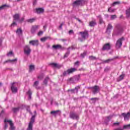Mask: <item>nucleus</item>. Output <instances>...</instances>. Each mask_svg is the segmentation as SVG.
<instances>
[{
	"instance_id": "obj_40",
	"label": "nucleus",
	"mask_w": 130,
	"mask_h": 130,
	"mask_svg": "<svg viewBox=\"0 0 130 130\" xmlns=\"http://www.w3.org/2000/svg\"><path fill=\"white\" fill-rule=\"evenodd\" d=\"M87 54V51H84L83 53H82L81 54V56H82V57H85V56H86Z\"/></svg>"
},
{
	"instance_id": "obj_11",
	"label": "nucleus",
	"mask_w": 130,
	"mask_h": 130,
	"mask_svg": "<svg viewBox=\"0 0 130 130\" xmlns=\"http://www.w3.org/2000/svg\"><path fill=\"white\" fill-rule=\"evenodd\" d=\"M122 116L124 118L125 120H127L129 118L130 113L128 112L127 114L125 113H123L122 114Z\"/></svg>"
},
{
	"instance_id": "obj_24",
	"label": "nucleus",
	"mask_w": 130,
	"mask_h": 130,
	"mask_svg": "<svg viewBox=\"0 0 130 130\" xmlns=\"http://www.w3.org/2000/svg\"><path fill=\"white\" fill-rule=\"evenodd\" d=\"M129 128H130V124L124 125L123 126V129H129Z\"/></svg>"
},
{
	"instance_id": "obj_23",
	"label": "nucleus",
	"mask_w": 130,
	"mask_h": 130,
	"mask_svg": "<svg viewBox=\"0 0 130 130\" xmlns=\"http://www.w3.org/2000/svg\"><path fill=\"white\" fill-rule=\"evenodd\" d=\"M123 78H124V74H122L120 75L119 78L117 79V82H119L121 81L122 80H123Z\"/></svg>"
},
{
	"instance_id": "obj_20",
	"label": "nucleus",
	"mask_w": 130,
	"mask_h": 130,
	"mask_svg": "<svg viewBox=\"0 0 130 130\" xmlns=\"http://www.w3.org/2000/svg\"><path fill=\"white\" fill-rule=\"evenodd\" d=\"M126 12V16L127 18H129L130 17V7H129L128 9H127L125 11Z\"/></svg>"
},
{
	"instance_id": "obj_44",
	"label": "nucleus",
	"mask_w": 130,
	"mask_h": 130,
	"mask_svg": "<svg viewBox=\"0 0 130 130\" xmlns=\"http://www.w3.org/2000/svg\"><path fill=\"white\" fill-rule=\"evenodd\" d=\"M75 66H78L79 67L80 66V61H77L74 63Z\"/></svg>"
},
{
	"instance_id": "obj_35",
	"label": "nucleus",
	"mask_w": 130,
	"mask_h": 130,
	"mask_svg": "<svg viewBox=\"0 0 130 130\" xmlns=\"http://www.w3.org/2000/svg\"><path fill=\"white\" fill-rule=\"evenodd\" d=\"M98 18L100 19V24H103V19H102V18L101 17V15H99L98 16Z\"/></svg>"
},
{
	"instance_id": "obj_36",
	"label": "nucleus",
	"mask_w": 130,
	"mask_h": 130,
	"mask_svg": "<svg viewBox=\"0 0 130 130\" xmlns=\"http://www.w3.org/2000/svg\"><path fill=\"white\" fill-rule=\"evenodd\" d=\"M27 94L29 95V99H31V95H32V92L31 90H29L27 92Z\"/></svg>"
},
{
	"instance_id": "obj_8",
	"label": "nucleus",
	"mask_w": 130,
	"mask_h": 130,
	"mask_svg": "<svg viewBox=\"0 0 130 130\" xmlns=\"http://www.w3.org/2000/svg\"><path fill=\"white\" fill-rule=\"evenodd\" d=\"M29 44H31L33 46H37L38 44H39V42L38 40H31L29 41Z\"/></svg>"
},
{
	"instance_id": "obj_49",
	"label": "nucleus",
	"mask_w": 130,
	"mask_h": 130,
	"mask_svg": "<svg viewBox=\"0 0 130 130\" xmlns=\"http://www.w3.org/2000/svg\"><path fill=\"white\" fill-rule=\"evenodd\" d=\"M5 113V111L2 110L0 113V117H3V115Z\"/></svg>"
},
{
	"instance_id": "obj_37",
	"label": "nucleus",
	"mask_w": 130,
	"mask_h": 130,
	"mask_svg": "<svg viewBox=\"0 0 130 130\" xmlns=\"http://www.w3.org/2000/svg\"><path fill=\"white\" fill-rule=\"evenodd\" d=\"M49 65L51 66L52 68H55V67L56 66V63H50Z\"/></svg>"
},
{
	"instance_id": "obj_63",
	"label": "nucleus",
	"mask_w": 130,
	"mask_h": 130,
	"mask_svg": "<svg viewBox=\"0 0 130 130\" xmlns=\"http://www.w3.org/2000/svg\"><path fill=\"white\" fill-rule=\"evenodd\" d=\"M7 128H8V124L5 123V129H7Z\"/></svg>"
},
{
	"instance_id": "obj_52",
	"label": "nucleus",
	"mask_w": 130,
	"mask_h": 130,
	"mask_svg": "<svg viewBox=\"0 0 130 130\" xmlns=\"http://www.w3.org/2000/svg\"><path fill=\"white\" fill-rule=\"evenodd\" d=\"M113 125L118 126V125H119V122H114V123H113Z\"/></svg>"
},
{
	"instance_id": "obj_64",
	"label": "nucleus",
	"mask_w": 130,
	"mask_h": 130,
	"mask_svg": "<svg viewBox=\"0 0 130 130\" xmlns=\"http://www.w3.org/2000/svg\"><path fill=\"white\" fill-rule=\"evenodd\" d=\"M69 34H72V33H74V31H73V30H70L69 31Z\"/></svg>"
},
{
	"instance_id": "obj_51",
	"label": "nucleus",
	"mask_w": 130,
	"mask_h": 130,
	"mask_svg": "<svg viewBox=\"0 0 130 130\" xmlns=\"http://www.w3.org/2000/svg\"><path fill=\"white\" fill-rule=\"evenodd\" d=\"M107 118L108 120L109 121V120H110V119L112 118V116L110 115V116H107Z\"/></svg>"
},
{
	"instance_id": "obj_43",
	"label": "nucleus",
	"mask_w": 130,
	"mask_h": 130,
	"mask_svg": "<svg viewBox=\"0 0 130 130\" xmlns=\"http://www.w3.org/2000/svg\"><path fill=\"white\" fill-rule=\"evenodd\" d=\"M24 20H25V18L22 17L20 20H19V23H23Z\"/></svg>"
},
{
	"instance_id": "obj_48",
	"label": "nucleus",
	"mask_w": 130,
	"mask_h": 130,
	"mask_svg": "<svg viewBox=\"0 0 130 130\" xmlns=\"http://www.w3.org/2000/svg\"><path fill=\"white\" fill-rule=\"evenodd\" d=\"M80 88V86H78L75 88L74 90H76V93H78V90Z\"/></svg>"
},
{
	"instance_id": "obj_57",
	"label": "nucleus",
	"mask_w": 130,
	"mask_h": 130,
	"mask_svg": "<svg viewBox=\"0 0 130 130\" xmlns=\"http://www.w3.org/2000/svg\"><path fill=\"white\" fill-rule=\"evenodd\" d=\"M43 34V31H40L38 34V36H40V35H42Z\"/></svg>"
},
{
	"instance_id": "obj_1",
	"label": "nucleus",
	"mask_w": 130,
	"mask_h": 130,
	"mask_svg": "<svg viewBox=\"0 0 130 130\" xmlns=\"http://www.w3.org/2000/svg\"><path fill=\"white\" fill-rule=\"evenodd\" d=\"M79 34L81 35V37L82 39L84 40L89 38V32L87 30H85L84 31H80L79 32Z\"/></svg>"
},
{
	"instance_id": "obj_4",
	"label": "nucleus",
	"mask_w": 130,
	"mask_h": 130,
	"mask_svg": "<svg viewBox=\"0 0 130 130\" xmlns=\"http://www.w3.org/2000/svg\"><path fill=\"white\" fill-rule=\"evenodd\" d=\"M24 51L25 54H26V55H30V53H31V49L30 48V47L28 45H26L24 48Z\"/></svg>"
},
{
	"instance_id": "obj_39",
	"label": "nucleus",
	"mask_w": 130,
	"mask_h": 130,
	"mask_svg": "<svg viewBox=\"0 0 130 130\" xmlns=\"http://www.w3.org/2000/svg\"><path fill=\"white\" fill-rule=\"evenodd\" d=\"M113 6H115L116 5H120V2L119 1H117V2H115L113 3Z\"/></svg>"
},
{
	"instance_id": "obj_31",
	"label": "nucleus",
	"mask_w": 130,
	"mask_h": 130,
	"mask_svg": "<svg viewBox=\"0 0 130 130\" xmlns=\"http://www.w3.org/2000/svg\"><path fill=\"white\" fill-rule=\"evenodd\" d=\"M108 12L109 13H114L115 12V9H112L110 7L108 10Z\"/></svg>"
},
{
	"instance_id": "obj_45",
	"label": "nucleus",
	"mask_w": 130,
	"mask_h": 130,
	"mask_svg": "<svg viewBox=\"0 0 130 130\" xmlns=\"http://www.w3.org/2000/svg\"><path fill=\"white\" fill-rule=\"evenodd\" d=\"M55 68H56V69H60V68H61V66L60 64L56 63Z\"/></svg>"
},
{
	"instance_id": "obj_15",
	"label": "nucleus",
	"mask_w": 130,
	"mask_h": 130,
	"mask_svg": "<svg viewBox=\"0 0 130 130\" xmlns=\"http://www.w3.org/2000/svg\"><path fill=\"white\" fill-rule=\"evenodd\" d=\"M13 19L15 20H19L20 19V14H15L14 15H13Z\"/></svg>"
},
{
	"instance_id": "obj_6",
	"label": "nucleus",
	"mask_w": 130,
	"mask_h": 130,
	"mask_svg": "<svg viewBox=\"0 0 130 130\" xmlns=\"http://www.w3.org/2000/svg\"><path fill=\"white\" fill-rule=\"evenodd\" d=\"M82 3H83V0H77L73 3V6L74 7H75V6H82L83 4Z\"/></svg>"
},
{
	"instance_id": "obj_34",
	"label": "nucleus",
	"mask_w": 130,
	"mask_h": 130,
	"mask_svg": "<svg viewBox=\"0 0 130 130\" xmlns=\"http://www.w3.org/2000/svg\"><path fill=\"white\" fill-rule=\"evenodd\" d=\"M90 100H91V101H93V102H95L96 101H98V100H99V99L98 98H91Z\"/></svg>"
},
{
	"instance_id": "obj_2",
	"label": "nucleus",
	"mask_w": 130,
	"mask_h": 130,
	"mask_svg": "<svg viewBox=\"0 0 130 130\" xmlns=\"http://www.w3.org/2000/svg\"><path fill=\"white\" fill-rule=\"evenodd\" d=\"M124 38L122 37L119 39L116 43V48H120L122 45V42L124 41Z\"/></svg>"
},
{
	"instance_id": "obj_16",
	"label": "nucleus",
	"mask_w": 130,
	"mask_h": 130,
	"mask_svg": "<svg viewBox=\"0 0 130 130\" xmlns=\"http://www.w3.org/2000/svg\"><path fill=\"white\" fill-rule=\"evenodd\" d=\"M96 21H91L89 23V26L90 27H94V26H96Z\"/></svg>"
},
{
	"instance_id": "obj_60",
	"label": "nucleus",
	"mask_w": 130,
	"mask_h": 130,
	"mask_svg": "<svg viewBox=\"0 0 130 130\" xmlns=\"http://www.w3.org/2000/svg\"><path fill=\"white\" fill-rule=\"evenodd\" d=\"M12 54H13V52H12V51H10V52H9L7 54V55H8V56H9V55H12Z\"/></svg>"
},
{
	"instance_id": "obj_17",
	"label": "nucleus",
	"mask_w": 130,
	"mask_h": 130,
	"mask_svg": "<svg viewBox=\"0 0 130 130\" xmlns=\"http://www.w3.org/2000/svg\"><path fill=\"white\" fill-rule=\"evenodd\" d=\"M16 33L18 35H22L23 34V30L21 28H18L16 30Z\"/></svg>"
},
{
	"instance_id": "obj_26",
	"label": "nucleus",
	"mask_w": 130,
	"mask_h": 130,
	"mask_svg": "<svg viewBox=\"0 0 130 130\" xmlns=\"http://www.w3.org/2000/svg\"><path fill=\"white\" fill-rule=\"evenodd\" d=\"M36 20V18H31V19H27L26 20V21L28 23H33V22H34Z\"/></svg>"
},
{
	"instance_id": "obj_30",
	"label": "nucleus",
	"mask_w": 130,
	"mask_h": 130,
	"mask_svg": "<svg viewBox=\"0 0 130 130\" xmlns=\"http://www.w3.org/2000/svg\"><path fill=\"white\" fill-rule=\"evenodd\" d=\"M48 80H49V77H48V76H47L46 77V78L45 79V80L44 81V84L45 85H47V82H48Z\"/></svg>"
},
{
	"instance_id": "obj_3",
	"label": "nucleus",
	"mask_w": 130,
	"mask_h": 130,
	"mask_svg": "<svg viewBox=\"0 0 130 130\" xmlns=\"http://www.w3.org/2000/svg\"><path fill=\"white\" fill-rule=\"evenodd\" d=\"M70 118H72V119H76L78 120L79 119V115L77 114V113L71 112L70 114Z\"/></svg>"
},
{
	"instance_id": "obj_27",
	"label": "nucleus",
	"mask_w": 130,
	"mask_h": 130,
	"mask_svg": "<svg viewBox=\"0 0 130 130\" xmlns=\"http://www.w3.org/2000/svg\"><path fill=\"white\" fill-rule=\"evenodd\" d=\"M122 32H123V29H122V28H119L117 30L118 35L119 34H121Z\"/></svg>"
},
{
	"instance_id": "obj_59",
	"label": "nucleus",
	"mask_w": 130,
	"mask_h": 130,
	"mask_svg": "<svg viewBox=\"0 0 130 130\" xmlns=\"http://www.w3.org/2000/svg\"><path fill=\"white\" fill-rule=\"evenodd\" d=\"M15 26H17V23H16V22L14 21V22L12 23L11 26H15Z\"/></svg>"
},
{
	"instance_id": "obj_46",
	"label": "nucleus",
	"mask_w": 130,
	"mask_h": 130,
	"mask_svg": "<svg viewBox=\"0 0 130 130\" xmlns=\"http://www.w3.org/2000/svg\"><path fill=\"white\" fill-rule=\"evenodd\" d=\"M38 84H39V82L36 81V82H35V83L34 84V86L35 87H37V86H38Z\"/></svg>"
},
{
	"instance_id": "obj_53",
	"label": "nucleus",
	"mask_w": 130,
	"mask_h": 130,
	"mask_svg": "<svg viewBox=\"0 0 130 130\" xmlns=\"http://www.w3.org/2000/svg\"><path fill=\"white\" fill-rule=\"evenodd\" d=\"M69 54H70V52H67L64 55V58L68 57L69 56Z\"/></svg>"
},
{
	"instance_id": "obj_41",
	"label": "nucleus",
	"mask_w": 130,
	"mask_h": 130,
	"mask_svg": "<svg viewBox=\"0 0 130 130\" xmlns=\"http://www.w3.org/2000/svg\"><path fill=\"white\" fill-rule=\"evenodd\" d=\"M35 67L34 66V65H30L29 66V71H31L32 70H34Z\"/></svg>"
},
{
	"instance_id": "obj_19",
	"label": "nucleus",
	"mask_w": 130,
	"mask_h": 130,
	"mask_svg": "<svg viewBox=\"0 0 130 130\" xmlns=\"http://www.w3.org/2000/svg\"><path fill=\"white\" fill-rule=\"evenodd\" d=\"M52 48H53L54 49H61V45H53Z\"/></svg>"
},
{
	"instance_id": "obj_55",
	"label": "nucleus",
	"mask_w": 130,
	"mask_h": 130,
	"mask_svg": "<svg viewBox=\"0 0 130 130\" xmlns=\"http://www.w3.org/2000/svg\"><path fill=\"white\" fill-rule=\"evenodd\" d=\"M38 79H39V80H42V79H43V75L38 76Z\"/></svg>"
},
{
	"instance_id": "obj_61",
	"label": "nucleus",
	"mask_w": 130,
	"mask_h": 130,
	"mask_svg": "<svg viewBox=\"0 0 130 130\" xmlns=\"http://www.w3.org/2000/svg\"><path fill=\"white\" fill-rule=\"evenodd\" d=\"M114 130H123V128H122L118 127L116 129H114Z\"/></svg>"
},
{
	"instance_id": "obj_29",
	"label": "nucleus",
	"mask_w": 130,
	"mask_h": 130,
	"mask_svg": "<svg viewBox=\"0 0 130 130\" xmlns=\"http://www.w3.org/2000/svg\"><path fill=\"white\" fill-rule=\"evenodd\" d=\"M89 60H95L96 59V57L91 55L89 56Z\"/></svg>"
},
{
	"instance_id": "obj_38",
	"label": "nucleus",
	"mask_w": 130,
	"mask_h": 130,
	"mask_svg": "<svg viewBox=\"0 0 130 130\" xmlns=\"http://www.w3.org/2000/svg\"><path fill=\"white\" fill-rule=\"evenodd\" d=\"M112 28V25L111 24H109L107 28V31H108V30H110Z\"/></svg>"
},
{
	"instance_id": "obj_33",
	"label": "nucleus",
	"mask_w": 130,
	"mask_h": 130,
	"mask_svg": "<svg viewBox=\"0 0 130 130\" xmlns=\"http://www.w3.org/2000/svg\"><path fill=\"white\" fill-rule=\"evenodd\" d=\"M48 38L47 37H44L41 39V41H42V42H45V41H46V40H47Z\"/></svg>"
},
{
	"instance_id": "obj_12",
	"label": "nucleus",
	"mask_w": 130,
	"mask_h": 130,
	"mask_svg": "<svg viewBox=\"0 0 130 130\" xmlns=\"http://www.w3.org/2000/svg\"><path fill=\"white\" fill-rule=\"evenodd\" d=\"M77 70L76 68H71L70 69H68L67 70L68 75H70V74H73V73L75 72H77Z\"/></svg>"
},
{
	"instance_id": "obj_58",
	"label": "nucleus",
	"mask_w": 130,
	"mask_h": 130,
	"mask_svg": "<svg viewBox=\"0 0 130 130\" xmlns=\"http://www.w3.org/2000/svg\"><path fill=\"white\" fill-rule=\"evenodd\" d=\"M68 92H71V93H75V89H69Z\"/></svg>"
},
{
	"instance_id": "obj_22",
	"label": "nucleus",
	"mask_w": 130,
	"mask_h": 130,
	"mask_svg": "<svg viewBox=\"0 0 130 130\" xmlns=\"http://www.w3.org/2000/svg\"><path fill=\"white\" fill-rule=\"evenodd\" d=\"M19 110H20V107L12 108V111L14 112V113H17V112H18V111H19Z\"/></svg>"
},
{
	"instance_id": "obj_54",
	"label": "nucleus",
	"mask_w": 130,
	"mask_h": 130,
	"mask_svg": "<svg viewBox=\"0 0 130 130\" xmlns=\"http://www.w3.org/2000/svg\"><path fill=\"white\" fill-rule=\"evenodd\" d=\"M6 7H7L6 5H4L1 6L0 10H3V9H4V8H6Z\"/></svg>"
},
{
	"instance_id": "obj_21",
	"label": "nucleus",
	"mask_w": 130,
	"mask_h": 130,
	"mask_svg": "<svg viewBox=\"0 0 130 130\" xmlns=\"http://www.w3.org/2000/svg\"><path fill=\"white\" fill-rule=\"evenodd\" d=\"M10 129L11 130H15L16 129V127H15V126H14V123H13V122H10Z\"/></svg>"
},
{
	"instance_id": "obj_13",
	"label": "nucleus",
	"mask_w": 130,
	"mask_h": 130,
	"mask_svg": "<svg viewBox=\"0 0 130 130\" xmlns=\"http://www.w3.org/2000/svg\"><path fill=\"white\" fill-rule=\"evenodd\" d=\"M14 85H15V82H13L12 83V85L11 86V90L13 93H17V91H18V89L17 87H15L14 86Z\"/></svg>"
},
{
	"instance_id": "obj_32",
	"label": "nucleus",
	"mask_w": 130,
	"mask_h": 130,
	"mask_svg": "<svg viewBox=\"0 0 130 130\" xmlns=\"http://www.w3.org/2000/svg\"><path fill=\"white\" fill-rule=\"evenodd\" d=\"M113 60V59H108L105 61H104V62L105 63H108V62H110V61H112Z\"/></svg>"
},
{
	"instance_id": "obj_56",
	"label": "nucleus",
	"mask_w": 130,
	"mask_h": 130,
	"mask_svg": "<svg viewBox=\"0 0 130 130\" xmlns=\"http://www.w3.org/2000/svg\"><path fill=\"white\" fill-rule=\"evenodd\" d=\"M68 70L67 71H64L63 73V76H66L68 75Z\"/></svg>"
},
{
	"instance_id": "obj_9",
	"label": "nucleus",
	"mask_w": 130,
	"mask_h": 130,
	"mask_svg": "<svg viewBox=\"0 0 130 130\" xmlns=\"http://www.w3.org/2000/svg\"><path fill=\"white\" fill-rule=\"evenodd\" d=\"M110 48V44L107 43L103 46L102 49L103 50H109Z\"/></svg>"
},
{
	"instance_id": "obj_7",
	"label": "nucleus",
	"mask_w": 130,
	"mask_h": 130,
	"mask_svg": "<svg viewBox=\"0 0 130 130\" xmlns=\"http://www.w3.org/2000/svg\"><path fill=\"white\" fill-rule=\"evenodd\" d=\"M91 89H92L93 94H96V93H98L99 91L100 87L97 85H95L94 86L91 87Z\"/></svg>"
},
{
	"instance_id": "obj_25",
	"label": "nucleus",
	"mask_w": 130,
	"mask_h": 130,
	"mask_svg": "<svg viewBox=\"0 0 130 130\" xmlns=\"http://www.w3.org/2000/svg\"><path fill=\"white\" fill-rule=\"evenodd\" d=\"M60 111L59 110H56V111H52L50 112L51 114H54V115H55V114H57L58 112H60Z\"/></svg>"
},
{
	"instance_id": "obj_28",
	"label": "nucleus",
	"mask_w": 130,
	"mask_h": 130,
	"mask_svg": "<svg viewBox=\"0 0 130 130\" xmlns=\"http://www.w3.org/2000/svg\"><path fill=\"white\" fill-rule=\"evenodd\" d=\"M26 130H33V125L28 124V127Z\"/></svg>"
},
{
	"instance_id": "obj_18",
	"label": "nucleus",
	"mask_w": 130,
	"mask_h": 130,
	"mask_svg": "<svg viewBox=\"0 0 130 130\" xmlns=\"http://www.w3.org/2000/svg\"><path fill=\"white\" fill-rule=\"evenodd\" d=\"M17 60H18V59H17V58L12 59V60L9 59V60H7L5 61V63H7V62H11V63L16 62V61H17Z\"/></svg>"
},
{
	"instance_id": "obj_50",
	"label": "nucleus",
	"mask_w": 130,
	"mask_h": 130,
	"mask_svg": "<svg viewBox=\"0 0 130 130\" xmlns=\"http://www.w3.org/2000/svg\"><path fill=\"white\" fill-rule=\"evenodd\" d=\"M116 18V16L115 15L111 16V19L112 20H113V19H115Z\"/></svg>"
},
{
	"instance_id": "obj_10",
	"label": "nucleus",
	"mask_w": 130,
	"mask_h": 130,
	"mask_svg": "<svg viewBox=\"0 0 130 130\" xmlns=\"http://www.w3.org/2000/svg\"><path fill=\"white\" fill-rule=\"evenodd\" d=\"M36 13L38 14H43L44 13V9L41 8H36Z\"/></svg>"
},
{
	"instance_id": "obj_5",
	"label": "nucleus",
	"mask_w": 130,
	"mask_h": 130,
	"mask_svg": "<svg viewBox=\"0 0 130 130\" xmlns=\"http://www.w3.org/2000/svg\"><path fill=\"white\" fill-rule=\"evenodd\" d=\"M39 28V25H32L30 29L31 33L32 34H34L36 32V31L38 30Z\"/></svg>"
},
{
	"instance_id": "obj_47",
	"label": "nucleus",
	"mask_w": 130,
	"mask_h": 130,
	"mask_svg": "<svg viewBox=\"0 0 130 130\" xmlns=\"http://www.w3.org/2000/svg\"><path fill=\"white\" fill-rule=\"evenodd\" d=\"M69 82H71V83H74V79L73 78H70L68 79Z\"/></svg>"
},
{
	"instance_id": "obj_42",
	"label": "nucleus",
	"mask_w": 130,
	"mask_h": 130,
	"mask_svg": "<svg viewBox=\"0 0 130 130\" xmlns=\"http://www.w3.org/2000/svg\"><path fill=\"white\" fill-rule=\"evenodd\" d=\"M4 122H9V124H10L11 122H13V121H12V120H8L7 119H5L4 120Z\"/></svg>"
},
{
	"instance_id": "obj_62",
	"label": "nucleus",
	"mask_w": 130,
	"mask_h": 130,
	"mask_svg": "<svg viewBox=\"0 0 130 130\" xmlns=\"http://www.w3.org/2000/svg\"><path fill=\"white\" fill-rule=\"evenodd\" d=\"M77 21H78V22H79V23H83V22L82 21V20H81L79 18H76Z\"/></svg>"
},
{
	"instance_id": "obj_14",
	"label": "nucleus",
	"mask_w": 130,
	"mask_h": 130,
	"mask_svg": "<svg viewBox=\"0 0 130 130\" xmlns=\"http://www.w3.org/2000/svg\"><path fill=\"white\" fill-rule=\"evenodd\" d=\"M35 116H32L30 119V121L28 123V124H30L31 125H33L34 124V122H35Z\"/></svg>"
}]
</instances>
